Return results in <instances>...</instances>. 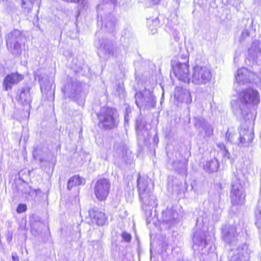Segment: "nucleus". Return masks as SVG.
<instances>
[{
	"instance_id": "f257e3e1",
	"label": "nucleus",
	"mask_w": 261,
	"mask_h": 261,
	"mask_svg": "<svg viewBox=\"0 0 261 261\" xmlns=\"http://www.w3.org/2000/svg\"><path fill=\"white\" fill-rule=\"evenodd\" d=\"M259 101L260 95L258 91L248 88L240 92L238 97L231 100V105L233 112L236 116L246 119L250 108L257 106Z\"/></svg>"
},
{
	"instance_id": "f03ea898",
	"label": "nucleus",
	"mask_w": 261,
	"mask_h": 261,
	"mask_svg": "<svg viewBox=\"0 0 261 261\" xmlns=\"http://www.w3.org/2000/svg\"><path fill=\"white\" fill-rule=\"evenodd\" d=\"M150 181L147 176H141L140 175L137 181L140 199L143 203V209L146 212H150L157 205L156 197L152 194V188L148 187Z\"/></svg>"
},
{
	"instance_id": "7ed1b4c3",
	"label": "nucleus",
	"mask_w": 261,
	"mask_h": 261,
	"mask_svg": "<svg viewBox=\"0 0 261 261\" xmlns=\"http://www.w3.org/2000/svg\"><path fill=\"white\" fill-rule=\"evenodd\" d=\"M82 89L81 83L76 79L68 78L62 91L65 96L76 101L79 105L83 106L85 103V94Z\"/></svg>"
},
{
	"instance_id": "20e7f679",
	"label": "nucleus",
	"mask_w": 261,
	"mask_h": 261,
	"mask_svg": "<svg viewBox=\"0 0 261 261\" xmlns=\"http://www.w3.org/2000/svg\"><path fill=\"white\" fill-rule=\"evenodd\" d=\"M25 40L24 36L18 30L15 29L9 33L6 36V46L9 52L15 57H19Z\"/></svg>"
},
{
	"instance_id": "39448f33",
	"label": "nucleus",
	"mask_w": 261,
	"mask_h": 261,
	"mask_svg": "<svg viewBox=\"0 0 261 261\" xmlns=\"http://www.w3.org/2000/svg\"><path fill=\"white\" fill-rule=\"evenodd\" d=\"M94 45L98 49V56L104 60H108L111 57L117 58L122 53L121 46H115L112 41L107 39L96 40Z\"/></svg>"
},
{
	"instance_id": "423d86ee",
	"label": "nucleus",
	"mask_w": 261,
	"mask_h": 261,
	"mask_svg": "<svg viewBox=\"0 0 261 261\" xmlns=\"http://www.w3.org/2000/svg\"><path fill=\"white\" fill-rule=\"evenodd\" d=\"M97 116L99 121V126L105 129L113 128L119 122L117 111L112 108H102Z\"/></svg>"
},
{
	"instance_id": "0eeeda50",
	"label": "nucleus",
	"mask_w": 261,
	"mask_h": 261,
	"mask_svg": "<svg viewBox=\"0 0 261 261\" xmlns=\"http://www.w3.org/2000/svg\"><path fill=\"white\" fill-rule=\"evenodd\" d=\"M193 249L201 255L208 254L213 249V245L206 240L205 232L201 229L195 230L193 236Z\"/></svg>"
},
{
	"instance_id": "6e6552de",
	"label": "nucleus",
	"mask_w": 261,
	"mask_h": 261,
	"mask_svg": "<svg viewBox=\"0 0 261 261\" xmlns=\"http://www.w3.org/2000/svg\"><path fill=\"white\" fill-rule=\"evenodd\" d=\"M135 98V103L140 109L150 110L156 106V98L151 89L145 88L136 92Z\"/></svg>"
},
{
	"instance_id": "1a4fd4ad",
	"label": "nucleus",
	"mask_w": 261,
	"mask_h": 261,
	"mask_svg": "<svg viewBox=\"0 0 261 261\" xmlns=\"http://www.w3.org/2000/svg\"><path fill=\"white\" fill-rule=\"evenodd\" d=\"M212 74L209 66L197 65L193 68L192 83L198 85H205L211 80Z\"/></svg>"
},
{
	"instance_id": "9d476101",
	"label": "nucleus",
	"mask_w": 261,
	"mask_h": 261,
	"mask_svg": "<svg viewBox=\"0 0 261 261\" xmlns=\"http://www.w3.org/2000/svg\"><path fill=\"white\" fill-rule=\"evenodd\" d=\"M184 61L173 60L171 61L172 70L178 80L185 83L190 81L189 65L188 59L185 56Z\"/></svg>"
},
{
	"instance_id": "9b49d317",
	"label": "nucleus",
	"mask_w": 261,
	"mask_h": 261,
	"mask_svg": "<svg viewBox=\"0 0 261 261\" xmlns=\"http://www.w3.org/2000/svg\"><path fill=\"white\" fill-rule=\"evenodd\" d=\"M230 197L233 205H241L244 203L245 195L240 180L236 177L231 184Z\"/></svg>"
},
{
	"instance_id": "f8f14e48",
	"label": "nucleus",
	"mask_w": 261,
	"mask_h": 261,
	"mask_svg": "<svg viewBox=\"0 0 261 261\" xmlns=\"http://www.w3.org/2000/svg\"><path fill=\"white\" fill-rule=\"evenodd\" d=\"M110 186L111 183L107 178H101L96 181L94 188V193L98 200L103 201L107 198Z\"/></svg>"
},
{
	"instance_id": "ddd939ff",
	"label": "nucleus",
	"mask_w": 261,
	"mask_h": 261,
	"mask_svg": "<svg viewBox=\"0 0 261 261\" xmlns=\"http://www.w3.org/2000/svg\"><path fill=\"white\" fill-rule=\"evenodd\" d=\"M114 156L125 162L130 163L133 160L132 152L128 149L126 144L123 141L116 142L114 146Z\"/></svg>"
},
{
	"instance_id": "4468645a",
	"label": "nucleus",
	"mask_w": 261,
	"mask_h": 261,
	"mask_svg": "<svg viewBox=\"0 0 261 261\" xmlns=\"http://www.w3.org/2000/svg\"><path fill=\"white\" fill-rule=\"evenodd\" d=\"M257 76L246 68L243 67L238 70L235 76L237 82L239 84H245L253 82Z\"/></svg>"
},
{
	"instance_id": "2eb2a0df",
	"label": "nucleus",
	"mask_w": 261,
	"mask_h": 261,
	"mask_svg": "<svg viewBox=\"0 0 261 261\" xmlns=\"http://www.w3.org/2000/svg\"><path fill=\"white\" fill-rule=\"evenodd\" d=\"M39 81L40 89L44 96L48 100H54L55 86L53 83L48 80L44 81L43 77Z\"/></svg>"
},
{
	"instance_id": "dca6fc26",
	"label": "nucleus",
	"mask_w": 261,
	"mask_h": 261,
	"mask_svg": "<svg viewBox=\"0 0 261 261\" xmlns=\"http://www.w3.org/2000/svg\"><path fill=\"white\" fill-rule=\"evenodd\" d=\"M89 216L93 223L98 226H103L108 222V218L105 213L97 208H93L89 211Z\"/></svg>"
},
{
	"instance_id": "f3484780",
	"label": "nucleus",
	"mask_w": 261,
	"mask_h": 261,
	"mask_svg": "<svg viewBox=\"0 0 261 261\" xmlns=\"http://www.w3.org/2000/svg\"><path fill=\"white\" fill-rule=\"evenodd\" d=\"M254 134L252 130L246 127H241L240 130V137L238 140V144L240 147L249 146L253 139Z\"/></svg>"
},
{
	"instance_id": "a211bd4d",
	"label": "nucleus",
	"mask_w": 261,
	"mask_h": 261,
	"mask_svg": "<svg viewBox=\"0 0 261 261\" xmlns=\"http://www.w3.org/2000/svg\"><path fill=\"white\" fill-rule=\"evenodd\" d=\"M222 238L223 240L228 244L235 243L237 234L236 228L232 225H225L222 228Z\"/></svg>"
},
{
	"instance_id": "6ab92c4d",
	"label": "nucleus",
	"mask_w": 261,
	"mask_h": 261,
	"mask_svg": "<svg viewBox=\"0 0 261 261\" xmlns=\"http://www.w3.org/2000/svg\"><path fill=\"white\" fill-rule=\"evenodd\" d=\"M23 79V76L16 73H12L8 74L5 78L3 82V87L6 91L11 89L13 85L17 84Z\"/></svg>"
},
{
	"instance_id": "aec40b11",
	"label": "nucleus",
	"mask_w": 261,
	"mask_h": 261,
	"mask_svg": "<svg viewBox=\"0 0 261 261\" xmlns=\"http://www.w3.org/2000/svg\"><path fill=\"white\" fill-rule=\"evenodd\" d=\"M16 99L22 105H30L32 101L30 89L29 87L21 89L17 93Z\"/></svg>"
},
{
	"instance_id": "412c9836",
	"label": "nucleus",
	"mask_w": 261,
	"mask_h": 261,
	"mask_svg": "<svg viewBox=\"0 0 261 261\" xmlns=\"http://www.w3.org/2000/svg\"><path fill=\"white\" fill-rule=\"evenodd\" d=\"M177 219V213L172 209H167L162 212V221L168 224L169 227L175 223Z\"/></svg>"
},
{
	"instance_id": "4be33fe9",
	"label": "nucleus",
	"mask_w": 261,
	"mask_h": 261,
	"mask_svg": "<svg viewBox=\"0 0 261 261\" xmlns=\"http://www.w3.org/2000/svg\"><path fill=\"white\" fill-rule=\"evenodd\" d=\"M101 21L102 25L108 32H113L117 23L116 18L111 14L104 19H101Z\"/></svg>"
},
{
	"instance_id": "5701e85b",
	"label": "nucleus",
	"mask_w": 261,
	"mask_h": 261,
	"mask_svg": "<svg viewBox=\"0 0 261 261\" xmlns=\"http://www.w3.org/2000/svg\"><path fill=\"white\" fill-rule=\"evenodd\" d=\"M248 54L253 60L257 59L261 55V48L259 41H255L248 49Z\"/></svg>"
},
{
	"instance_id": "b1692460",
	"label": "nucleus",
	"mask_w": 261,
	"mask_h": 261,
	"mask_svg": "<svg viewBox=\"0 0 261 261\" xmlns=\"http://www.w3.org/2000/svg\"><path fill=\"white\" fill-rule=\"evenodd\" d=\"M85 182L86 180L84 178L79 175H74L68 180L67 185V189L71 190L74 187L84 185Z\"/></svg>"
},
{
	"instance_id": "393cba45",
	"label": "nucleus",
	"mask_w": 261,
	"mask_h": 261,
	"mask_svg": "<svg viewBox=\"0 0 261 261\" xmlns=\"http://www.w3.org/2000/svg\"><path fill=\"white\" fill-rule=\"evenodd\" d=\"M41 0H21V7L24 10L30 12L34 6L39 8Z\"/></svg>"
},
{
	"instance_id": "a878e982",
	"label": "nucleus",
	"mask_w": 261,
	"mask_h": 261,
	"mask_svg": "<svg viewBox=\"0 0 261 261\" xmlns=\"http://www.w3.org/2000/svg\"><path fill=\"white\" fill-rule=\"evenodd\" d=\"M219 167V165L218 160L214 158L207 162L204 165L203 168L206 171L209 173H212L217 171Z\"/></svg>"
},
{
	"instance_id": "bb28decb",
	"label": "nucleus",
	"mask_w": 261,
	"mask_h": 261,
	"mask_svg": "<svg viewBox=\"0 0 261 261\" xmlns=\"http://www.w3.org/2000/svg\"><path fill=\"white\" fill-rule=\"evenodd\" d=\"M173 169L180 174H186L187 163L185 161H176L172 163Z\"/></svg>"
},
{
	"instance_id": "cd10ccee",
	"label": "nucleus",
	"mask_w": 261,
	"mask_h": 261,
	"mask_svg": "<svg viewBox=\"0 0 261 261\" xmlns=\"http://www.w3.org/2000/svg\"><path fill=\"white\" fill-rule=\"evenodd\" d=\"M147 24L150 29L152 34H154L157 32L158 28L160 26V21L158 17L154 19H148Z\"/></svg>"
},
{
	"instance_id": "c85d7f7f",
	"label": "nucleus",
	"mask_w": 261,
	"mask_h": 261,
	"mask_svg": "<svg viewBox=\"0 0 261 261\" xmlns=\"http://www.w3.org/2000/svg\"><path fill=\"white\" fill-rule=\"evenodd\" d=\"M256 218V225L258 229L259 233L261 234V200H259L257 209L255 212Z\"/></svg>"
},
{
	"instance_id": "c756f323",
	"label": "nucleus",
	"mask_w": 261,
	"mask_h": 261,
	"mask_svg": "<svg viewBox=\"0 0 261 261\" xmlns=\"http://www.w3.org/2000/svg\"><path fill=\"white\" fill-rule=\"evenodd\" d=\"M194 124L197 129L202 128L207 121L201 117H195L193 118Z\"/></svg>"
},
{
	"instance_id": "7c9ffc66",
	"label": "nucleus",
	"mask_w": 261,
	"mask_h": 261,
	"mask_svg": "<svg viewBox=\"0 0 261 261\" xmlns=\"http://www.w3.org/2000/svg\"><path fill=\"white\" fill-rule=\"evenodd\" d=\"M204 132L203 138H210L213 135V127L207 122L202 128Z\"/></svg>"
},
{
	"instance_id": "2f4dec72",
	"label": "nucleus",
	"mask_w": 261,
	"mask_h": 261,
	"mask_svg": "<svg viewBox=\"0 0 261 261\" xmlns=\"http://www.w3.org/2000/svg\"><path fill=\"white\" fill-rule=\"evenodd\" d=\"M183 93H185V89L180 87H176L174 91V97L178 101H181L183 97Z\"/></svg>"
},
{
	"instance_id": "473e14b6",
	"label": "nucleus",
	"mask_w": 261,
	"mask_h": 261,
	"mask_svg": "<svg viewBox=\"0 0 261 261\" xmlns=\"http://www.w3.org/2000/svg\"><path fill=\"white\" fill-rule=\"evenodd\" d=\"M217 146L221 151V153L224 157L229 158V152L226 149L225 145L222 143H219L217 144Z\"/></svg>"
},
{
	"instance_id": "72a5a7b5",
	"label": "nucleus",
	"mask_w": 261,
	"mask_h": 261,
	"mask_svg": "<svg viewBox=\"0 0 261 261\" xmlns=\"http://www.w3.org/2000/svg\"><path fill=\"white\" fill-rule=\"evenodd\" d=\"M183 97L180 102L189 104L192 101L191 94L189 90L185 89V93H183Z\"/></svg>"
},
{
	"instance_id": "f704fd0d",
	"label": "nucleus",
	"mask_w": 261,
	"mask_h": 261,
	"mask_svg": "<svg viewBox=\"0 0 261 261\" xmlns=\"http://www.w3.org/2000/svg\"><path fill=\"white\" fill-rule=\"evenodd\" d=\"M235 135L232 134L229 129H228L225 135V140L227 142L231 143H238V140L236 141L234 139Z\"/></svg>"
},
{
	"instance_id": "c9c22d12",
	"label": "nucleus",
	"mask_w": 261,
	"mask_h": 261,
	"mask_svg": "<svg viewBox=\"0 0 261 261\" xmlns=\"http://www.w3.org/2000/svg\"><path fill=\"white\" fill-rule=\"evenodd\" d=\"M18 190L20 191L21 193L26 195H30L31 194L35 193V191L32 190L31 187L27 185H25V186L23 187V189L20 188V187Z\"/></svg>"
},
{
	"instance_id": "e433bc0d",
	"label": "nucleus",
	"mask_w": 261,
	"mask_h": 261,
	"mask_svg": "<svg viewBox=\"0 0 261 261\" xmlns=\"http://www.w3.org/2000/svg\"><path fill=\"white\" fill-rule=\"evenodd\" d=\"M236 253L234 254L231 257L229 261H246L243 254H240L238 249L236 251Z\"/></svg>"
},
{
	"instance_id": "4c0bfd02",
	"label": "nucleus",
	"mask_w": 261,
	"mask_h": 261,
	"mask_svg": "<svg viewBox=\"0 0 261 261\" xmlns=\"http://www.w3.org/2000/svg\"><path fill=\"white\" fill-rule=\"evenodd\" d=\"M250 35V32L248 29H244L241 33L240 41L242 42L244 41L247 37H248Z\"/></svg>"
},
{
	"instance_id": "58836bf2",
	"label": "nucleus",
	"mask_w": 261,
	"mask_h": 261,
	"mask_svg": "<svg viewBox=\"0 0 261 261\" xmlns=\"http://www.w3.org/2000/svg\"><path fill=\"white\" fill-rule=\"evenodd\" d=\"M27 210V205L24 204H19L16 209L18 213L20 214L24 212Z\"/></svg>"
},
{
	"instance_id": "ea45409f",
	"label": "nucleus",
	"mask_w": 261,
	"mask_h": 261,
	"mask_svg": "<svg viewBox=\"0 0 261 261\" xmlns=\"http://www.w3.org/2000/svg\"><path fill=\"white\" fill-rule=\"evenodd\" d=\"M121 237L123 240L126 242H129L132 239L131 235L126 232H122Z\"/></svg>"
},
{
	"instance_id": "a19ab883",
	"label": "nucleus",
	"mask_w": 261,
	"mask_h": 261,
	"mask_svg": "<svg viewBox=\"0 0 261 261\" xmlns=\"http://www.w3.org/2000/svg\"><path fill=\"white\" fill-rule=\"evenodd\" d=\"M12 258L13 261H19V257L16 252L12 253Z\"/></svg>"
},
{
	"instance_id": "79ce46f5",
	"label": "nucleus",
	"mask_w": 261,
	"mask_h": 261,
	"mask_svg": "<svg viewBox=\"0 0 261 261\" xmlns=\"http://www.w3.org/2000/svg\"><path fill=\"white\" fill-rule=\"evenodd\" d=\"M129 121V115H128V110L126 109V113L124 115V122L125 123H128Z\"/></svg>"
},
{
	"instance_id": "37998d69",
	"label": "nucleus",
	"mask_w": 261,
	"mask_h": 261,
	"mask_svg": "<svg viewBox=\"0 0 261 261\" xmlns=\"http://www.w3.org/2000/svg\"><path fill=\"white\" fill-rule=\"evenodd\" d=\"M185 56H186L188 58V59L189 60V58L187 56V55H182L180 58V59H178V60H180L181 61H184V58H185Z\"/></svg>"
},
{
	"instance_id": "c03bdc74",
	"label": "nucleus",
	"mask_w": 261,
	"mask_h": 261,
	"mask_svg": "<svg viewBox=\"0 0 261 261\" xmlns=\"http://www.w3.org/2000/svg\"><path fill=\"white\" fill-rule=\"evenodd\" d=\"M153 4H158L161 0H150Z\"/></svg>"
},
{
	"instance_id": "a18cd8bd",
	"label": "nucleus",
	"mask_w": 261,
	"mask_h": 261,
	"mask_svg": "<svg viewBox=\"0 0 261 261\" xmlns=\"http://www.w3.org/2000/svg\"><path fill=\"white\" fill-rule=\"evenodd\" d=\"M102 4H100V5H98L97 6V11H99L101 9H102Z\"/></svg>"
},
{
	"instance_id": "49530a36",
	"label": "nucleus",
	"mask_w": 261,
	"mask_h": 261,
	"mask_svg": "<svg viewBox=\"0 0 261 261\" xmlns=\"http://www.w3.org/2000/svg\"><path fill=\"white\" fill-rule=\"evenodd\" d=\"M110 1L113 4H115L116 2V0H110Z\"/></svg>"
},
{
	"instance_id": "de8ad7c7",
	"label": "nucleus",
	"mask_w": 261,
	"mask_h": 261,
	"mask_svg": "<svg viewBox=\"0 0 261 261\" xmlns=\"http://www.w3.org/2000/svg\"><path fill=\"white\" fill-rule=\"evenodd\" d=\"M217 214H220L221 213V210L220 208H218L217 210Z\"/></svg>"
},
{
	"instance_id": "09e8293b",
	"label": "nucleus",
	"mask_w": 261,
	"mask_h": 261,
	"mask_svg": "<svg viewBox=\"0 0 261 261\" xmlns=\"http://www.w3.org/2000/svg\"><path fill=\"white\" fill-rule=\"evenodd\" d=\"M150 261H153L152 260V256L151 255V257H150Z\"/></svg>"
},
{
	"instance_id": "8fccbe9b",
	"label": "nucleus",
	"mask_w": 261,
	"mask_h": 261,
	"mask_svg": "<svg viewBox=\"0 0 261 261\" xmlns=\"http://www.w3.org/2000/svg\"><path fill=\"white\" fill-rule=\"evenodd\" d=\"M159 141V139H155V138H154V141Z\"/></svg>"
},
{
	"instance_id": "3c124183",
	"label": "nucleus",
	"mask_w": 261,
	"mask_h": 261,
	"mask_svg": "<svg viewBox=\"0 0 261 261\" xmlns=\"http://www.w3.org/2000/svg\"><path fill=\"white\" fill-rule=\"evenodd\" d=\"M159 141V139H155V138H154V141Z\"/></svg>"
},
{
	"instance_id": "603ef678",
	"label": "nucleus",
	"mask_w": 261,
	"mask_h": 261,
	"mask_svg": "<svg viewBox=\"0 0 261 261\" xmlns=\"http://www.w3.org/2000/svg\"><path fill=\"white\" fill-rule=\"evenodd\" d=\"M159 141V139H155V138H154V141Z\"/></svg>"
},
{
	"instance_id": "864d4df0",
	"label": "nucleus",
	"mask_w": 261,
	"mask_h": 261,
	"mask_svg": "<svg viewBox=\"0 0 261 261\" xmlns=\"http://www.w3.org/2000/svg\"><path fill=\"white\" fill-rule=\"evenodd\" d=\"M97 17H98V19H99V14H98Z\"/></svg>"
},
{
	"instance_id": "5fc2aeb1",
	"label": "nucleus",
	"mask_w": 261,
	"mask_h": 261,
	"mask_svg": "<svg viewBox=\"0 0 261 261\" xmlns=\"http://www.w3.org/2000/svg\"><path fill=\"white\" fill-rule=\"evenodd\" d=\"M178 39V37H176V38H175V40H177V39Z\"/></svg>"
},
{
	"instance_id": "6e6d98bb",
	"label": "nucleus",
	"mask_w": 261,
	"mask_h": 261,
	"mask_svg": "<svg viewBox=\"0 0 261 261\" xmlns=\"http://www.w3.org/2000/svg\"><path fill=\"white\" fill-rule=\"evenodd\" d=\"M233 250V249H231V251H232Z\"/></svg>"
}]
</instances>
